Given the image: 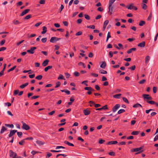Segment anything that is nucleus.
<instances>
[{
    "mask_svg": "<svg viewBox=\"0 0 158 158\" xmlns=\"http://www.w3.org/2000/svg\"><path fill=\"white\" fill-rule=\"evenodd\" d=\"M22 123L23 124L22 128L23 129L27 130L30 129V127L23 121H22Z\"/></svg>",
    "mask_w": 158,
    "mask_h": 158,
    "instance_id": "nucleus-1",
    "label": "nucleus"
},
{
    "mask_svg": "<svg viewBox=\"0 0 158 158\" xmlns=\"http://www.w3.org/2000/svg\"><path fill=\"white\" fill-rule=\"evenodd\" d=\"M128 9L132 10L134 9L135 10H136L137 9V8L133 5L132 4H130L127 7Z\"/></svg>",
    "mask_w": 158,
    "mask_h": 158,
    "instance_id": "nucleus-2",
    "label": "nucleus"
},
{
    "mask_svg": "<svg viewBox=\"0 0 158 158\" xmlns=\"http://www.w3.org/2000/svg\"><path fill=\"white\" fill-rule=\"evenodd\" d=\"M36 49V47H33L31 48L30 49L27 50V52L28 53H29L31 54H33L35 52L34 50Z\"/></svg>",
    "mask_w": 158,
    "mask_h": 158,
    "instance_id": "nucleus-3",
    "label": "nucleus"
},
{
    "mask_svg": "<svg viewBox=\"0 0 158 158\" xmlns=\"http://www.w3.org/2000/svg\"><path fill=\"white\" fill-rule=\"evenodd\" d=\"M10 156L12 158H15L17 156V154L16 153L14 152L12 150L10 151Z\"/></svg>",
    "mask_w": 158,
    "mask_h": 158,
    "instance_id": "nucleus-4",
    "label": "nucleus"
},
{
    "mask_svg": "<svg viewBox=\"0 0 158 158\" xmlns=\"http://www.w3.org/2000/svg\"><path fill=\"white\" fill-rule=\"evenodd\" d=\"M113 5H108V12L111 15L113 13Z\"/></svg>",
    "mask_w": 158,
    "mask_h": 158,
    "instance_id": "nucleus-5",
    "label": "nucleus"
},
{
    "mask_svg": "<svg viewBox=\"0 0 158 158\" xmlns=\"http://www.w3.org/2000/svg\"><path fill=\"white\" fill-rule=\"evenodd\" d=\"M143 97L144 99H147V100H152V98L150 96L149 94H143Z\"/></svg>",
    "mask_w": 158,
    "mask_h": 158,
    "instance_id": "nucleus-6",
    "label": "nucleus"
},
{
    "mask_svg": "<svg viewBox=\"0 0 158 158\" xmlns=\"http://www.w3.org/2000/svg\"><path fill=\"white\" fill-rule=\"evenodd\" d=\"M120 104H116L112 109V111L113 112H116L117 110L120 107Z\"/></svg>",
    "mask_w": 158,
    "mask_h": 158,
    "instance_id": "nucleus-7",
    "label": "nucleus"
},
{
    "mask_svg": "<svg viewBox=\"0 0 158 158\" xmlns=\"http://www.w3.org/2000/svg\"><path fill=\"white\" fill-rule=\"evenodd\" d=\"M60 39V38H58L56 37H52L50 40V42L52 43H54Z\"/></svg>",
    "mask_w": 158,
    "mask_h": 158,
    "instance_id": "nucleus-8",
    "label": "nucleus"
},
{
    "mask_svg": "<svg viewBox=\"0 0 158 158\" xmlns=\"http://www.w3.org/2000/svg\"><path fill=\"white\" fill-rule=\"evenodd\" d=\"M143 148L142 147H140L139 148H135L132 149L131 150V152H139L141 151L142 149Z\"/></svg>",
    "mask_w": 158,
    "mask_h": 158,
    "instance_id": "nucleus-9",
    "label": "nucleus"
},
{
    "mask_svg": "<svg viewBox=\"0 0 158 158\" xmlns=\"http://www.w3.org/2000/svg\"><path fill=\"white\" fill-rule=\"evenodd\" d=\"M17 132V131L16 130H12L11 131H10V133L9 134V137H12L13 135H14L15 133Z\"/></svg>",
    "mask_w": 158,
    "mask_h": 158,
    "instance_id": "nucleus-10",
    "label": "nucleus"
},
{
    "mask_svg": "<svg viewBox=\"0 0 158 158\" xmlns=\"http://www.w3.org/2000/svg\"><path fill=\"white\" fill-rule=\"evenodd\" d=\"M30 10L29 9H27L23 11L20 14V16H23L28 13Z\"/></svg>",
    "mask_w": 158,
    "mask_h": 158,
    "instance_id": "nucleus-11",
    "label": "nucleus"
},
{
    "mask_svg": "<svg viewBox=\"0 0 158 158\" xmlns=\"http://www.w3.org/2000/svg\"><path fill=\"white\" fill-rule=\"evenodd\" d=\"M108 109L107 107V106L106 105H105L103 106L101 108H99L96 109V110H106Z\"/></svg>",
    "mask_w": 158,
    "mask_h": 158,
    "instance_id": "nucleus-12",
    "label": "nucleus"
},
{
    "mask_svg": "<svg viewBox=\"0 0 158 158\" xmlns=\"http://www.w3.org/2000/svg\"><path fill=\"white\" fill-rule=\"evenodd\" d=\"M106 65V63L105 61H102L101 62V64L100 65V67L102 69H104Z\"/></svg>",
    "mask_w": 158,
    "mask_h": 158,
    "instance_id": "nucleus-13",
    "label": "nucleus"
},
{
    "mask_svg": "<svg viewBox=\"0 0 158 158\" xmlns=\"http://www.w3.org/2000/svg\"><path fill=\"white\" fill-rule=\"evenodd\" d=\"M118 143V142L117 141H110L108 142L107 144L111 145V144H115Z\"/></svg>",
    "mask_w": 158,
    "mask_h": 158,
    "instance_id": "nucleus-14",
    "label": "nucleus"
},
{
    "mask_svg": "<svg viewBox=\"0 0 158 158\" xmlns=\"http://www.w3.org/2000/svg\"><path fill=\"white\" fill-rule=\"evenodd\" d=\"M83 112L85 115H87L90 114V111L88 109H85L83 110Z\"/></svg>",
    "mask_w": 158,
    "mask_h": 158,
    "instance_id": "nucleus-15",
    "label": "nucleus"
},
{
    "mask_svg": "<svg viewBox=\"0 0 158 158\" xmlns=\"http://www.w3.org/2000/svg\"><path fill=\"white\" fill-rule=\"evenodd\" d=\"M7 130V128L4 126H2L0 131V133L1 134L3 133L5 131H6Z\"/></svg>",
    "mask_w": 158,
    "mask_h": 158,
    "instance_id": "nucleus-16",
    "label": "nucleus"
},
{
    "mask_svg": "<svg viewBox=\"0 0 158 158\" xmlns=\"http://www.w3.org/2000/svg\"><path fill=\"white\" fill-rule=\"evenodd\" d=\"M43 31L41 32V34H45L47 31V28L45 26L43 27Z\"/></svg>",
    "mask_w": 158,
    "mask_h": 158,
    "instance_id": "nucleus-17",
    "label": "nucleus"
},
{
    "mask_svg": "<svg viewBox=\"0 0 158 158\" xmlns=\"http://www.w3.org/2000/svg\"><path fill=\"white\" fill-rule=\"evenodd\" d=\"M49 60H45L42 63V65L43 66L45 67L48 64Z\"/></svg>",
    "mask_w": 158,
    "mask_h": 158,
    "instance_id": "nucleus-18",
    "label": "nucleus"
},
{
    "mask_svg": "<svg viewBox=\"0 0 158 158\" xmlns=\"http://www.w3.org/2000/svg\"><path fill=\"white\" fill-rule=\"evenodd\" d=\"M145 43L144 41H143L142 42L139 43L138 45V46L140 47L141 48H143L145 46Z\"/></svg>",
    "mask_w": 158,
    "mask_h": 158,
    "instance_id": "nucleus-19",
    "label": "nucleus"
},
{
    "mask_svg": "<svg viewBox=\"0 0 158 158\" xmlns=\"http://www.w3.org/2000/svg\"><path fill=\"white\" fill-rule=\"evenodd\" d=\"M28 85V83H26L25 84H23L20 86L19 87L21 89H23Z\"/></svg>",
    "mask_w": 158,
    "mask_h": 158,
    "instance_id": "nucleus-20",
    "label": "nucleus"
},
{
    "mask_svg": "<svg viewBox=\"0 0 158 158\" xmlns=\"http://www.w3.org/2000/svg\"><path fill=\"white\" fill-rule=\"evenodd\" d=\"M150 60V57L149 56H147L145 58V63H147L149 62Z\"/></svg>",
    "mask_w": 158,
    "mask_h": 158,
    "instance_id": "nucleus-21",
    "label": "nucleus"
},
{
    "mask_svg": "<svg viewBox=\"0 0 158 158\" xmlns=\"http://www.w3.org/2000/svg\"><path fill=\"white\" fill-rule=\"evenodd\" d=\"M136 49L135 48H131L127 51V53L128 54H130L131 53L132 51H135L136 50Z\"/></svg>",
    "mask_w": 158,
    "mask_h": 158,
    "instance_id": "nucleus-22",
    "label": "nucleus"
},
{
    "mask_svg": "<svg viewBox=\"0 0 158 158\" xmlns=\"http://www.w3.org/2000/svg\"><path fill=\"white\" fill-rule=\"evenodd\" d=\"M64 143L65 144H66L69 146H74V145L72 143H70L68 141H64Z\"/></svg>",
    "mask_w": 158,
    "mask_h": 158,
    "instance_id": "nucleus-23",
    "label": "nucleus"
},
{
    "mask_svg": "<svg viewBox=\"0 0 158 158\" xmlns=\"http://www.w3.org/2000/svg\"><path fill=\"white\" fill-rule=\"evenodd\" d=\"M121 94H116L113 95V98H115L119 99L120 98L119 97L121 96Z\"/></svg>",
    "mask_w": 158,
    "mask_h": 158,
    "instance_id": "nucleus-24",
    "label": "nucleus"
},
{
    "mask_svg": "<svg viewBox=\"0 0 158 158\" xmlns=\"http://www.w3.org/2000/svg\"><path fill=\"white\" fill-rule=\"evenodd\" d=\"M139 107H142V105L139 103H137L134 105L133 106V107L134 108H138Z\"/></svg>",
    "mask_w": 158,
    "mask_h": 158,
    "instance_id": "nucleus-25",
    "label": "nucleus"
},
{
    "mask_svg": "<svg viewBox=\"0 0 158 158\" xmlns=\"http://www.w3.org/2000/svg\"><path fill=\"white\" fill-rule=\"evenodd\" d=\"M52 68V66H48L44 69V71L45 72H47L49 69H51Z\"/></svg>",
    "mask_w": 158,
    "mask_h": 158,
    "instance_id": "nucleus-26",
    "label": "nucleus"
},
{
    "mask_svg": "<svg viewBox=\"0 0 158 158\" xmlns=\"http://www.w3.org/2000/svg\"><path fill=\"white\" fill-rule=\"evenodd\" d=\"M99 73L102 74H106L107 73V72L106 71L102 69L100 70L99 71Z\"/></svg>",
    "mask_w": 158,
    "mask_h": 158,
    "instance_id": "nucleus-27",
    "label": "nucleus"
},
{
    "mask_svg": "<svg viewBox=\"0 0 158 158\" xmlns=\"http://www.w3.org/2000/svg\"><path fill=\"white\" fill-rule=\"evenodd\" d=\"M139 133V131H133L131 133V134L134 135H137Z\"/></svg>",
    "mask_w": 158,
    "mask_h": 158,
    "instance_id": "nucleus-28",
    "label": "nucleus"
},
{
    "mask_svg": "<svg viewBox=\"0 0 158 158\" xmlns=\"http://www.w3.org/2000/svg\"><path fill=\"white\" fill-rule=\"evenodd\" d=\"M147 103H149L151 105L155 104V102L153 101H149L147 100Z\"/></svg>",
    "mask_w": 158,
    "mask_h": 158,
    "instance_id": "nucleus-29",
    "label": "nucleus"
},
{
    "mask_svg": "<svg viewBox=\"0 0 158 158\" xmlns=\"http://www.w3.org/2000/svg\"><path fill=\"white\" fill-rule=\"evenodd\" d=\"M58 79L59 80H60V79L65 80V79L64 78V77L63 76L62 74H60L59 75V77H58Z\"/></svg>",
    "mask_w": 158,
    "mask_h": 158,
    "instance_id": "nucleus-30",
    "label": "nucleus"
},
{
    "mask_svg": "<svg viewBox=\"0 0 158 158\" xmlns=\"http://www.w3.org/2000/svg\"><path fill=\"white\" fill-rule=\"evenodd\" d=\"M36 143L40 145H41L44 144V143L40 140H37L36 141Z\"/></svg>",
    "mask_w": 158,
    "mask_h": 158,
    "instance_id": "nucleus-31",
    "label": "nucleus"
},
{
    "mask_svg": "<svg viewBox=\"0 0 158 158\" xmlns=\"http://www.w3.org/2000/svg\"><path fill=\"white\" fill-rule=\"evenodd\" d=\"M60 84H61V83L60 81H57L56 83V85L55 87L56 88L58 87H59L60 86Z\"/></svg>",
    "mask_w": 158,
    "mask_h": 158,
    "instance_id": "nucleus-32",
    "label": "nucleus"
},
{
    "mask_svg": "<svg viewBox=\"0 0 158 158\" xmlns=\"http://www.w3.org/2000/svg\"><path fill=\"white\" fill-rule=\"evenodd\" d=\"M125 111V110L123 109H121L119 110L118 112V114H120L123 112H124Z\"/></svg>",
    "mask_w": 158,
    "mask_h": 158,
    "instance_id": "nucleus-33",
    "label": "nucleus"
},
{
    "mask_svg": "<svg viewBox=\"0 0 158 158\" xmlns=\"http://www.w3.org/2000/svg\"><path fill=\"white\" fill-rule=\"evenodd\" d=\"M42 77H43V76L42 75H38V76H36L35 77V79H36L38 80H40L42 79Z\"/></svg>",
    "mask_w": 158,
    "mask_h": 158,
    "instance_id": "nucleus-34",
    "label": "nucleus"
},
{
    "mask_svg": "<svg viewBox=\"0 0 158 158\" xmlns=\"http://www.w3.org/2000/svg\"><path fill=\"white\" fill-rule=\"evenodd\" d=\"M25 143V139H24L23 140H22L20 141L19 142V143L20 145H23V144L24 143Z\"/></svg>",
    "mask_w": 158,
    "mask_h": 158,
    "instance_id": "nucleus-35",
    "label": "nucleus"
},
{
    "mask_svg": "<svg viewBox=\"0 0 158 158\" xmlns=\"http://www.w3.org/2000/svg\"><path fill=\"white\" fill-rule=\"evenodd\" d=\"M115 1V0H109L108 5H113V4Z\"/></svg>",
    "mask_w": 158,
    "mask_h": 158,
    "instance_id": "nucleus-36",
    "label": "nucleus"
},
{
    "mask_svg": "<svg viewBox=\"0 0 158 158\" xmlns=\"http://www.w3.org/2000/svg\"><path fill=\"white\" fill-rule=\"evenodd\" d=\"M13 22L15 25H17L20 23V22L17 20H14Z\"/></svg>",
    "mask_w": 158,
    "mask_h": 158,
    "instance_id": "nucleus-37",
    "label": "nucleus"
},
{
    "mask_svg": "<svg viewBox=\"0 0 158 158\" xmlns=\"http://www.w3.org/2000/svg\"><path fill=\"white\" fill-rule=\"evenodd\" d=\"M145 24V22L143 21H140L139 25L140 26H142Z\"/></svg>",
    "mask_w": 158,
    "mask_h": 158,
    "instance_id": "nucleus-38",
    "label": "nucleus"
},
{
    "mask_svg": "<svg viewBox=\"0 0 158 158\" xmlns=\"http://www.w3.org/2000/svg\"><path fill=\"white\" fill-rule=\"evenodd\" d=\"M16 67V66H15L12 68L8 70V71H7L8 72H9L10 71L13 70Z\"/></svg>",
    "mask_w": 158,
    "mask_h": 158,
    "instance_id": "nucleus-39",
    "label": "nucleus"
},
{
    "mask_svg": "<svg viewBox=\"0 0 158 158\" xmlns=\"http://www.w3.org/2000/svg\"><path fill=\"white\" fill-rule=\"evenodd\" d=\"M123 101L126 103L128 104L129 102L127 99L126 98H123Z\"/></svg>",
    "mask_w": 158,
    "mask_h": 158,
    "instance_id": "nucleus-40",
    "label": "nucleus"
},
{
    "mask_svg": "<svg viewBox=\"0 0 158 158\" xmlns=\"http://www.w3.org/2000/svg\"><path fill=\"white\" fill-rule=\"evenodd\" d=\"M41 40L43 43H45L46 42L47 39L46 38H43L41 39Z\"/></svg>",
    "mask_w": 158,
    "mask_h": 158,
    "instance_id": "nucleus-41",
    "label": "nucleus"
},
{
    "mask_svg": "<svg viewBox=\"0 0 158 158\" xmlns=\"http://www.w3.org/2000/svg\"><path fill=\"white\" fill-rule=\"evenodd\" d=\"M78 64L79 66L82 65L83 68H85L86 67L85 65L83 63L80 62Z\"/></svg>",
    "mask_w": 158,
    "mask_h": 158,
    "instance_id": "nucleus-42",
    "label": "nucleus"
},
{
    "mask_svg": "<svg viewBox=\"0 0 158 158\" xmlns=\"http://www.w3.org/2000/svg\"><path fill=\"white\" fill-rule=\"evenodd\" d=\"M87 27L88 28H90L93 29H94L95 28V27L94 25L87 26Z\"/></svg>",
    "mask_w": 158,
    "mask_h": 158,
    "instance_id": "nucleus-43",
    "label": "nucleus"
},
{
    "mask_svg": "<svg viewBox=\"0 0 158 158\" xmlns=\"http://www.w3.org/2000/svg\"><path fill=\"white\" fill-rule=\"evenodd\" d=\"M65 147H63V146H57L56 147V149H60V148H63V149H64L65 148Z\"/></svg>",
    "mask_w": 158,
    "mask_h": 158,
    "instance_id": "nucleus-44",
    "label": "nucleus"
},
{
    "mask_svg": "<svg viewBox=\"0 0 158 158\" xmlns=\"http://www.w3.org/2000/svg\"><path fill=\"white\" fill-rule=\"evenodd\" d=\"M85 18L87 20H89L90 19L89 16L87 14L84 15Z\"/></svg>",
    "mask_w": 158,
    "mask_h": 158,
    "instance_id": "nucleus-45",
    "label": "nucleus"
},
{
    "mask_svg": "<svg viewBox=\"0 0 158 158\" xmlns=\"http://www.w3.org/2000/svg\"><path fill=\"white\" fill-rule=\"evenodd\" d=\"M31 15H27L25 18V19H28L31 18Z\"/></svg>",
    "mask_w": 158,
    "mask_h": 158,
    "instance_id": "nucleus-46",
    "label": "nucleus"
},
{
    "mask_svg": "<svg viewBox=\"0 0 158 158\" xmlns=\"http://www.w3.org/2000/svg\"><path fill=\"white\" fill-rule=\"evenodd\" d=\"M19 92V90L18 89L15 90L14 91V95H15L17 94Z\"/></svg>",
    "mask_w": 158,
    "mask_h": 158,
    "instance_id": "nucleus-47",
    "label": "nucleus"
},
{
    "mask_svg": "<svg viewBox=\"0 0 158 158\" xmlns=\"http://www.w3.org/2000/svg\"><path fill=\"white\" fill-rule=\"evenodd\" d=\"M74 74L75 76L78 77L79 75V73L77 72H75L74 73Z\"/></svg>",
    "mask_w": 158,
    "mask_h": 158,
    "instance_id": "nucleus-48",
    "label": "nucleus"
},
{
    "mask_svg": "<svg viewBox=\"0 0 158 158\" xmlns=\"http://www.w3.org/2000/svg\"><path fill=\"white\" fill-rule=\"evenodd\" d=\"M109 154L111 156H114L115 155V153L113 152H111L109 153Z\"/></svg>",
    "mask_w": 158,
    "mask_h": 158,
    "instance_id": "nucleus-49",
    "label": "nucleus"
},
{
    "mask_svg": "<svg viewBox=\"0 0 158 158\" xmlns=\"http://www.w3.org/2000/svg\"><path fill=\"white\" fill-rule=\"evenodd\" d=\"M145 81H146V80H145V79H142V80H141V81H140L139 82V83L140 84H143V83H144V82H145Z\"/></svg>",
    "mask_w": 158,
    "mask_h": 158,
    "instance_id": "nucleus-50",
    "label": "nucleus"
},
{
    "mask_svg": "<svg viewBox=\"0 0 158 158\" xmlns=\"http://www.w3.org/2000/svg\"><path fill=\"white\" fill-rule=\"evenodd\" d=\"M109 54L110 57L111 58L113 56V53L111 51H110L109 52Z\"/></svg>",
    "mask_w": 158,
    "mask_h": 158,
    "instance_id": "nucleus-51",
    "label": "nucleus"
},
{
    "mask_svg": "<svg viewBox=\"0 0 158 158\" xmlns=\"http://www.w3.org/2000/svg\"><path fill=\"white\" fill-rule=\"evenodd\" d=\"M17 134L19 137H20L22 135L23 133L21 132H17Z\"/></svg>",
    "mask_w": 158,
    "mask_h": 158,
    "instance_id": "nucleus-52",
    "label": "nucleus"
},
{
    "mask_svg": "<svg viewBox=\"0 0 158 158\" xmlns=\"http://www.w3.org/2000/svg\"><path fill=\"white\" fill-rule=\"evenodd\" d=\"M109 22V21L108 20H106L104 22L103 25L106 26H107V24H108Z\"/></svg>",
    "mask_w": 158,
    "mask_h": 158,
    "instance_id": "nucleus-53",
    "label": "nucleus"
},
{
    "mask_svg": "<svg viewBox=\"0 0 158 158\" xmlns=\"http://www.w3.org/2000/svg\"><path fill=\"white\" fill-rule=\"evenodd\" d=\"M82 34V32L81 31H79L76 33V35L79 36L81 35Z\"/></svg>",
    "mask_w": 158,
    "mask_h": 158,
    "instance_id": "nucleus-54",
    "label": "nucleus"
},
{
    "mask_svg": "<svg viewBox=\"0 0 158 158\" xmlns=\"http://www.w3.org/2000/svg\"><path fill=\"white\" fill-rule=\"evenodd\" d=\"M84 89L85 90L90 91L91 89V87H85L84 88Z\"/></svg>",
    "mask_w": 158,
    "mask_h": 158,
    "instance_id": "nucleus-55",
    "label": "nucleus"
},
{
    "mask_svg": "<svg viewBox=\"0 0 158 158\" xmlns=\"http://www.w3.org/2000/svg\"><path fill=\"white\" fill-rule=\"evenodd\" d=\"M147 6L144 3L143 5L142 8L143 9L145 10L147 9Z\"/></svg>",
    "mask_w": 158,
    "mask_h": 158,
    "instance_id": "nucleus-56",
    "label": "nucleus"
},
{
    "mask_svg": "<svg viewBox=\"0 0 158 158\" xmlns=\"http://www.w3.org/2000/svg\"><path fill=\"white\" fill-rule=\"evenodd\" d=\"M65 75L66 78H69L70 76V74L67 73H65Z\"/></svg>",
    "mask_w": 158,
    "mask_h": 158,
    "instance_id": "nucleus-57",
    "label": "nucleus"
},
{
    "mask_svg": "<svg viewBox=\"0 0 158 158\" xmlns=\"http://www.w3.org/2000/svg\"><path fill=\"white\" fill-rule=\"evenodd\" d=\"M88 81H82V82H81V83L82 84H84L85 85H86V86H88V85L87 84V82Z\"/></svg>",
    "mask_w": 158,
    "mask_h": 158,
    "instance_id": "nucleus-58",
    "label": "nucleus"
},
{
    "mask_svg": "<svg viewBox=\"0 0 158 158\" xmlns=\"http://www.w3.org/2000/svg\"><path fill=\"white\" fill-rule=\"evenodd\" d=\"M42 23V22H39L37 23L35 25V26L38 27Z\"/></svg>",
    "mask_w": 158,
    "mask_h": 158,
    "instance_id": "nucleus-59",
    "label": "nucleus"
},
{
    "mask_svg": "<svg viewBox=\"0 0 158 158\" xmlns=\"http://www.w3.org/2000/svg\"><path fill=\"white\" fill-rule=\"evenodd\" d=\"M64 92L66 93L68 95H69L70 94V91L69 90H67V89H64Z\"/></svg>",
    "mask_w": 158,
    "mask_h": 158,
    "instance_id": "nucleus-60",
    "label": "nucleus"
},
{
    "mask_svg": "<svg viewBox=\"0 0 158 158\" xmlns=\"http://www.w3.org/2000/svg\"><path fill=\"white\" fill-rule=\"evenodd\" d=\"M64 8V6L62 4L61 5L60 7V8L59 9V10L60 11V12L62 11V10Z\"/></svg>",
    "mask_w": 158,
    "mask_h": 158,
    "instance_id": "nucleus-61",
    "label": "nucleus"
},
{
    "mask_svg": "<svg viewBox=\"0 0 158 158\" xmlns=\"http://www.w3.org/2000/svg\"><path fill=\"white\" fill-rule=\"evenodd\" d=\"M105 141V140L102 139H101L99 140V143L100 144H102Z\"/></svg>",
    "mask_w": 158,
    "mask_h": 158,
    "instance_id": "nucleus-62",
    "label": "nucleus"
},
{
    "mask_svg": "<svg viewBox=\"0 0 158 158\" xmlns=\"http://www.w3.org/2000/svg\"><path fill=\"white\" fill-rule=\"evenodd\" d=\"M153 91L154 93H156L157 92V89L156 87H154L153 88Z\"/></svg>",
    "mask_w": 158,
    "mask_h": 158,
    "instance_id": "nucleus-63",
    "label": "nucleus"
},
{
    "mask_svg": "<svg viewBox=\"0 0 158 158\" xmlns=\"http://www.w3.org/2000/svg\"><path fill=\"white\" fill-rule=\"evenodd\" d=\"M158 139V134L157 135H156L155 136V137L154 138V141H156V140H157Z\"/></svg>",
    "mask_w": 158,
    "mask_h": 158,
    "instance_id": "nucleus-64",
    "label": "nucleus"
}]
</instances>
